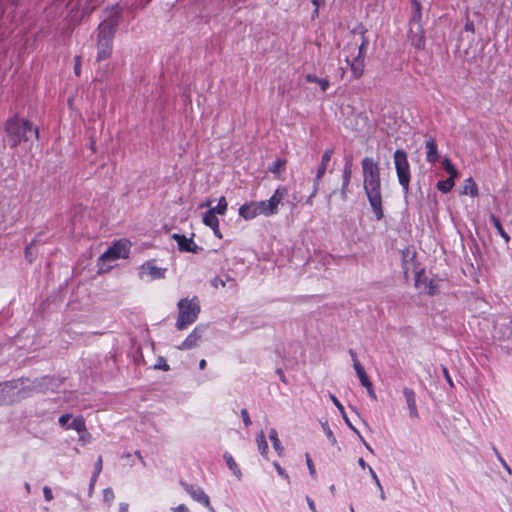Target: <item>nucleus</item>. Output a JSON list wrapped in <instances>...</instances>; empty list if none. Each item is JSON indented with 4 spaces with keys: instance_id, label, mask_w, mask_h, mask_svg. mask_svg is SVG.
I'll list each match as a JSON object with an SVG mask.
<instances>
[{
    "instance_id": "6",
    "label": "nucleus",
    "mask_w": 512,
    "mask_h": 512,
    "mask_svg": "<svg viewBox=\"0 0 512 512\" xmlns=\"http://www.w3.org/2000/svg\"><path fill=\"white\" fill-rule=\"evenodd\" d=\"M115 34V23L105 21L99 25L97 41V61H104L111 57L113 38Z\"/></svg>"
},
{
    "instance_id": "3",
    "label": "nucleus",
    "mask_w": 512,
    "mask_h": 512,
    "mask_svg": "<svg viewBox=\"0 0 512 512\" xmlns=\"http://www.w3.org/2000/svg\"><path fill=\"white\" fill-rule=\"evenodd\" d=\"M5 132L11 147H16L22 142H27L31 137H34L36 140L39 138L37 127L33 126L30 121L16 116L6 121Z\"/></svg>"
},
{
    "instance_id": "25",
    "label": "nucleus",
    "mask_w": 512,
    "mask_h": 512,
    "mask_svg": "<svg viewBox=\"0 0 512 512\" xmlns=\"http://www.w3.org/2000/svg\"><path fill=\"white\" fill-rule=\"evenodd\" d=\"M305 78L307 82L318 84L323 92H325L329 88L330 83L325 78H318L313 74H307Z\"/></svg>"
},
{
    "instance_id": "23",
    "label": "nucleus",
    "mask_w": 512,
    "mask_h": 512,
    "mask_svg": "<svg viewBox=\"0 0 512 512\" xmlns=\"http://www.w3.org/2000/svg\"><path fill=\"white\" fill-rule=\"evenodd\" d=\"M404 395H405V398H406V402H407V405H408V408H409L410 415L412 417H417L418 416V412H417V407H416V402H415V393H414V391L410 390V389H405L404 390Z\"/></svg>"
},
{
    "instance_id": "15",
    "label": "nucleus",
    "mask_w": 512,
    "mask_h": 512,
    "mask_svg": "<svg viewBox=\"0 0 512 512\" xmlns=\"http://www.w3.org/2000/svg\"><path fill=\"white\" fill-rule=\"evenodd\" d=\"M172 238L177 242L178 248L182 252L198 253L200 247L195 244L192 238H187L181 234H173Z\"/></svg>"
},
{
    "instance_id": "27",
    "label": "nucleus",
    "mask_w": 512,
    "mask_h": 512,
    "mask_svg": "<svg viewBox=\"0 0 512 512\" xmlns=\"http://www.w3.org/2000/svg\"><path fill=\"white\" fill-rule=\"evenodd\" d=\"M269 438L270 440L272 441V444H273V448L276 450V452L278 453L279 456H282L283 454V451H284V448L283 446L281 445V442L278 438V434H277V431L272 428L270 430V433H269Z\"/></svg>"
},
{
    "instance_id": "26",
    "label": "nucleus",
    "mask_w": 512,
    "mask_h": 512,
    "mask_svg": "<svg viewBox=\"0 0 512 512\" xmlns=\"http://www.w3.org/2000/svg\"><path fill=\"white\" fill-rule=\"evenodd\" d=\"M420 290L429 295H434L438 292V286L433 280L427 281L426 278L422 277V288Z\"/></svg>"
},
{
    "instance_id": "42",
    "label": "nucleus",
    "mask_w": 512,
    "mask_h": 512,
    "mask_svg": "<svg viewBox=\"0 0 512 512\" xmlns=\"http://www.w3.org/2000/svg\"><path fill=\"white\" fill-rule=\"evenodd\" d=\"M306 462H307V466H308V469H309V472H310L311 476L313 478H315L316 477V470H315L314 464H313V462H312V460H311L309 455H306Z\"/></svg>"
},
{
    "instance_id": "46",
    "label": "nucleus",
    "mask_w": 512,
    "mask_h": 512,
    "mask_svg": "<svg viewBox=\"0 0 512 512\" xmlns=\"http://www.w3.org/2000/svg\"><path fill=\"white\" fill-rule=\"evenodd\" d=\"M274 467L276 468L278 474L280 476H283L285 477L286 479H288V475L285 473V471L283 470V468H281V466L279 465V463L275 462L274 463Z\"/></svg>"
},
{
    "instance_id": "34",
    "label": "nucleus",
    "mask_w": 512,
    "mask_h": 512,
    "mask_svg": "<svg viewBox=\"0 0 512 512\" xmlns=\"http://www.w3.org/2000/svg\"><path fill=\"white\" fill-rule=\"evenodd\" d=\"M224 459L229 469L232 470L235 475L240 476V470L238 469L237 463L233 457L229 454H225Z\"/></svg>"
},
{
    "instance_id": "48",
    "label": "nucleus",
    "mask_w": 512,
    "mask_h": 512,
    "mask_svg": "<svg viewBox=\"0 0 512 512\" xmlns=\"http://www.w3.org/2000/svg\"><path fill=\"white\" fill-rule=\"evenodd\" d=\"M174 512H189L188 508L184 505V504H181L177 507H175L173 509Z\"/></svg>"
},
{
    "instance_id": "63",
    "label": "nucleus",
    "mask_w": 512,
    "mask_h": 512,
    "mask_svg": "<svg viewBox=\"0 0 512 512\" xmlns=\"http://www.w3.org/2000/svg\"><path fill=\"white\" fill-rule=\"evenodd\" d=\"M211 206V201H207L203 204H201V207H210Z\"/></svg>"
},
{
    "instance_id": "54",
    "label": "nucleus",
    "mask_w": 512,
    "mask_h": 512,
    "mask_svg": "<svg viewBox=\"0 0 512 512\" xmlns=\"http://www.w3.org/2000/svg\"><path fill=\"white\" fill-rule=\"evenodd\" d=\"M25 255H26V258L29 259V261L31 262L32 261V258H31V246H28L25 250Z\"/></svg>"
},
{
    "instance_id": "40",
    "label": "nucleus",
    "mask_w": 512,
    "mask_h": 512,
    "mask_svg": "<svg viewBox=\"0 0 512 512\" xmlns=\"http://www.w3.org/2000/svg\"><path fill=\"white\" fill-rule=\"evenodd\" d=\"M102 471V456H99L96 463H95V472H94V476H93V481H95V479L98 477V475L100 474V472Z\"/></svg>"
},
{
    "instance_id": "28",
    "label": "nucleus",
    "mask_w": 512,
    "mask_h": 512,
    "mask_svg": "<svg viewBox=\"0 0 512 512\" xmlns=\"http://www.w3.org/2000/svg\"><path fill=\"white\" fill-rule=\"evenodd\" d=\"M490 219H491L494 227L497 229L498 233L500 234V236L504 239V241L506 243H508L510 241V236L502 228L500 220L493 214L490 216Z\"/></svg>"
},
{
    "instance_id": "50",
    "label": "nucleus",
    "mask_w": 512,
    "mask_h": 512,
    "mask_svg": "<svg viewBox=\"0 0 512 512\" xmlns=\"http://www.w3.org/2000/svg\"><path fill=\"white\" fill-rule=\"evenodd\" d=\"M74 70H75L76 75H80L81 68H80V58L79 57L76 58V64H75Z\"/></svg>"
},
{
    "instance_id": "32",
    "label": "nucleus",
    "mask_w": 512,
    "mask_h": 512,
    "mask_svg": "<svg viewBox=\"0 0 512 512\" xmlns=\"http://www.w3.org/2000/svg\"><path fill=\"white\" fill-rule=\"evenodd\" d=\"M454 180L455 179H452V178H448L446 180H443V181H439L437 183V188L443 192V193H448L452 190V188L454 187Z\"/></svg>"
},
{
    "instance_id": "21",
    "label": "nucleus",
    "mask_w": 512,
    "mask_h": 512,
    "mask_svg": "<svg viewBox=\"0 0 512 512\" xmlns=\"http://www.w3.org/2000/svg\"><path fill=\"white\" fill-rule=\"evenodd\" d=\"M332 154H333L332 149H327L323 153L321 164H320V166L317 170V174H316V179H315L316 183H318L320 181V179L323 177V175L325 174L327 165H328L329 161L331 160Z\"/></svg>"
},
{
    "instance_id": "64",
    "label": "nucleus",
    "mask_w": 512,
    "mask_h": 512,
    "mask_svg": "<svg viewBox=\"0 0 512 512\" xmlns=\"http://www.w3.org/2000/svg\"><path fill=\"white\" fill-rule=\"evenodd\" d=\"M25 488L28 492H30V485L28 483L25 484Z\"/></svg>"
},
{
    "instance_id": "20",
    "label": "nucleus",
    "mask_w": 512,
    "mask_h": 512,
    "mask_svg": "<svg viewBox=\"0 0 512 512\" xmlns=\"http://www.w3.org/2000/svg\"><path fill=\"white\" fill-rule=\"evenodd\" d=\"M427 150V161L430 163H436L439 158L436 141L434 138H430L425 143Z\"/></svg>"
},
{
    "instance_id": "47",
    "label": "nucleus",
    "mask_w": 512,
    "mask_h": 512,
    "mask_svg": "<svg viewBox=\"0 0 512 512\" xmlns=\"http://www.w3.org/2000/svg\"><path fill=\"white\" fill-rule=\"evenodd\" d=\"M465 30L469 31L471 33H474V31H475L474 23L472 21H467L465 24Z\"/></svg>"
},
{
    "instance_id": "37",
    "label": "nucleus",
    "mask_w": 512,
    "mask_h": 512,
    "mask_svg": "<svg viewBox=\"0 0 512 512\" xmlns=\"http://www.w3.org/2000/svg\"><path fill=\"white\" fill-rule=\"evenodd\" d=\"M349 354L352 358L353 366H354L356 373L361 372L364 368L362 367L359 360L357 359L356 353L351 349V350H349Z\"/></svg>"
},
{
    "instance_id": "41",
    "label": "nucleus",
    "mask_w": 512,
    "mask_h": 512,
    "mask_svg": "<svg viewBox=\"0 0 512 512\" xmlns=\"http://www.w3.org/2000/svg\"><path fill=\"white\" fill-rule=\"evenodd\" d=\"M103 497H104V500L107 502V503H111L114 499V492L111 488H107L104 490V493H103Z\"/></svg>"
},
{
    "instance_id": "18",
    "label": "nucleus",
    "mask_w": 512,
    "mask_h": 512,
    "mask_svg": "<svg viewBox=\"0 0 512 512\" xmlns=\"http://www.w3.org/2000/svg\"><path fill=\"white\" fill-rule=\"evenodd\" d=\"M239 215L245 220H251L258 217L255 201H250L243 204L239 208Z\"/></svg>"
},
{
    "instance_id": "30",
    "label": "nucleus",
    "mask_w": 512,
    "mask_h": 512,
    "mask_svg": "<svg viewBox=\"0 0 512 512\" xmlns=\"http://www.w3.org/2000/svg\"><path fill=\"white\" fill-rule=\"evenodd\" d=\"M357 375L359 377V380H360L361 384L364 387H366V389H367L368 393L370 394V396L375 397L374 393H373V390H372V384L369 381L368 376H367L365 370L363 369L361 372H358Z\"/></svg>"
},
{
    "instance_id": "14",
    "label": "nucleus",
    "mask_w": 512,
    "mask_h": 512,
    "mask_svg": "<svg viewBox=\"0 0 512 512\" xmlns=\"http://www.w3.org/2000/svg\"><path fill=\"white\" fill-rule=\"evenodd\" d=\"M166 269L159 268L154 265L152 261H148L144 263L140 267V277L144 278V276H149L151 279H161L165 276Z\"/></svg>"
},
{
    "instance_id": "1",
    "label": "nucleus",
    "mask_w": 512,
    "mask_h": 512,
    "mask_svg": "<svg viewBox=\"0 0 512 512\" xmlns=\"http://www.w3.org/2000/svg\"><path fill=\"white\" fill-rule=\"evenodd\" d=\"M364 188L370 205L379 220L383 216L380 170L372 159L365 158L362 161Z\"/></svg>"
},
{
    "instance_id": "10",
    "label": "nucleus",
    "mask_w": 512,
    "mask_h": 512,
    "mask_svg": "<svg viewBox=\"0 0 512 512\" xmlns=\"http://www.w3.org/2000/svg\"><path fill=\"white\" fill-rule=\"evenodd\" d=\"M394 166L399 184L407 192L409 190L411 173L407 153L404 150L399 149L394 153Z\"/></svg>"
},
{
    "instance_id": "24",
    "label": "nucleus",
    "mask_w": 512,
    "mask_h": 512,
    "mask_svg": "<svg viewBox=\"0 0 512 512\" xmlns=\"http://www.w3.org/2000/svg\"><path fill=\"white\" fill-rule=\"evenodd\" d=\"M256 442L258 446V450L263 456H267L268 453V443L266 441V437L263 431H259L256 434Z\"/></svg>"
},
{
    "instance_id": "11",
    "label": "nucleus",
    "mask_w": 512,
    "mask_h": 512,
    "mask_svg": "<svg viewBox=\"0 0 512 512\" xmlns=\"http://www.w3.org/2000/svg\"><path fill=\"white\" fill-rule=\"evenodd\" d=\"M205 333V327L203 325L196 326L190 334L186 337V339L176 346L178 350H191L197 348L202 340Z\"/></svg>"
},
{
    "instance_id": "2",
    "label": "nucleus",
    "mask_w": 512,
    "mask_h": 512,
    "mask_svg": "<svg viewBox=\"0 0 512 512\" xmlns=\"http://www.w3.org/2000/svg\"><path fill=\"white\" fill-rule=\"evenodd\" d=\"M367 45V40L362 32H352L351 39L343 49L345 62L349 65L352 77L358 79L364 71L363 53Z\"/></svg>"
},
{
    "instance_id": "5",
    "label": "nucleus",
    "mask_w": 512,
    "mask_h": 512,
    "mask_svg": "<svg viewBox=\"0 0 512 512\" xmlns=\"http://www.w3.org/2000/svg\"><path fill=\"white\" fill-rule=\"evenodd\" d=\"M177 307L179 312L175 326L178 330H184L193 324L201 311L200 302L197 297L191 299L183 298L179 300Z\"/></svg>"
},
{
    "instance_id": "51",
    "label": "nucleus",
    "mask_w": 512,
    "mask_h": 512,
    "mask_svg": "<svg viewBox=\"0 0 512 512\" xmlns=\"http://www.w3.org/2000/svg\"><path fill=\"white\" fill-rule=\"evenodd\" d=\"M369 472L371 473L372 477H373V478H374V480L376 481V483H377L378 487H379L380 489H382V488H381L380 480L378 479V477L376 476L375 472L373 471V469H372L371 467H369Z\"/></svg>"
},
{
    "instance_id": "49",
    "label": "nucleus",
    "mask_w": 512,
    "mask_h": 512,
    "mask_svg": "<svg viewBox=\"0 0 512 512\" xmlns=\"http://www.w3.org/2000/svg\"><path fill=\"white\" fill-rule=\"evenodd\" d=\"M350 178V170L346 167L344 170V185H347Z\"/></svg>"
},
{
    "instance_id": "58",
    "label": "nucleus",
    "mask_w": 512,
    "mask_h": 512,
    "mask_svg": "<svg viewBox=\"0 0 512 512\" xmlns=\"http://www.w3.org/2000/svg\"><path fill=\"white\" fill-rule=\"evenodd\" d=\"M79 436H80L79 439L84 442H86L90 439V437H88L86 434H79Z\"/></svg>"
},
{
    "instance_id": "52",
    "label": "nucleus",
    "mask_w": 512,
    "mask_h": 512,
    "mask_svg": "<svg viewBox=\"0 0 512 512\" xmlns=\"http://www.w3.org/2000/svg\"><path fill=\"white\" fill-rule=\"evenodd\" d=\"M443 372H444L445 378H446V380L448 381V383H449L451 386H453L452 380H451V378H450V375H449V373H448L447 369H446V368H443Z\"/></svg>"
},
{
    "instance_id": "16",
    "label": "nucleus",
    "mask_w": 512,
    "mask_h": 512,
    "mask_svg": "<svg viewBox=\"0 0 512 512\" xmlns=\"http://www.w3.org/2000/svg\"><path fill=\"white\" fill-rule=\"evenodd\" d=\"M203 223L213 230V233L216 237H218L219 239L222 238V234L219 228V220L216 217V213H214L210 209L206 211L203 215Z\"/></svg>"
},
{
    "instance_id": "39",
    "label": "nucleus",
    "mask_w": 512,
    "mask_h": 512,
    "mask_svg": "<svg viewBox=\"0 0 512 512\" xmlns=\"http://www.w3.org/2000/svg\"><path fill=\"white\" fill-rule=\"evenodd\" d=\"M72 419L71 414H63L59 417L58 422L62 427L67 428L69 421Z\"/></svg>"
},
{
    "instance_id": "56",
    "label": "nucleus",
    "mask_w": 512,
    "mask_h": 512,
    "mask_svg": "<svg viewBox=\"0 0 512 512\" xmlns=\"http://www.w3.org/2000/svg\"><path fill=\"white\" fill-rule=\"evenodd\" d=\"M206 365H207V362L205 359H201L200 362H199V368L201 370H204L206 368Z\"/></svg>"
},
{
    "instance_id": "38",
    "label": "nucleus",
    "mask_w": 512,
    "mask_h": 512,
    "mask_svg": "<svg viewBox=\"0 0 512 512\" xmlns=\"http://www.w3.org/2000/svg\"><path fill=\"white\" fill-rule=\"evenodd\" d=\"M155 369L168 371L170 369L169 365L166 363L165 359L160 357L155 364Z\"/></svg>"
},
{
    "instance_id": "17",
    "label": "nucleus",
    "mask_w": 512,
    "mask_h": 512,
    "mask_svg": "<svg viewBox=\"0 0 512 512\" xmlns=\"http://www.w3.org/2000/svg\"><path fill=\"white\" fill-rule=\"evenodd\" d=\"M345 126L355 133H359L366 126L365 118L360 115H353L346 119Z\"/></svg>"
},
{
    "instance_id": "7",
    "label": "nucleus",
    "mask_w": 512,
    "mask_h": 512,
    "mask_svg": "<svg viewBox=\"0 0 512 512\" xmlns=\"http://www.w3.org/2000/svg\"><path fill=\"white\" fill-rule=\"evenodd\" d=\"M29 391L21 380H13L0 384V405L18 402L28 395Z\"/></svg>"
},
{
    "instance_id": "29",
    "label": "nucleus",
    "mask_w": 512,
    "mask_h": 512,
    "mask_svg": "<svg viewBox=\"0 0 512 512\" xmlns=\"http://www.w3.org/2000/svg\"><path fill=\"white\" fill-rule=\"evenodd\" d=\"M286 165V160L277 159L274 163L269 167V171L273 174L280 176V174L284 171Z\"/></svg>"
},
{
    "instance_id": "62",
    "label": "nucleus",
    "mask_w": 512,
    "mask_h": 512,
    "mask_svg": "<svg viewBox=\"0 0 512 512\" xmlns=\"http://www.w3.org/2000/svg\"><path fill=\"white\" fill-rule=\"evenodd\" d=\"M277 372H278V374L280 375V379H281L283 382H286V380H285V376H284V373L282 372V370H280V369H279Z\"/></svg>"
},
{
    "instance_id": "8",
    "label": "nucleus",
    "mask_w": 512,
    "mask_h": 512,
    "mask_svg": "<svg viewBox=\"0 0 512 512\" xmlns=\"http://www.w3.org/2000/svg\"><path fill=\"white\" fill-rule=\"evenodd\" d=\"M130 245L127 241L116 242L99 257L100 271H108L111 268L110 262L118 259H125L129 256Z\"/></svg>"
},
{
    "instance_id": "35",
    "label": "nucleus",
    "mask_w": 512,
    "mask_h": 512,
    "mask_svg": "<svg viewBox=\"0 0 512 512\" xmlns=\"http://www.w3.org/2000/svg\"><path fill=\"white\" fill-rule=\"evenodd\" d=\"M443 167L449 173V175H450L449 178H452V179L457 178L458 172L448 158H445L443 160Z\"/></svg>"
},
{
    "instance_id": "61",
    "label": "nucleus",
    "mask_w": 512,
    "mask_h": 512,
    "mask_svg": "<svg viewBox=\"0 0 512 512\" xmlns=\"http://www.w3.org/2000/svg\"><path fill=\"white\" fill-rule=\"evenodd\" d=\"M358 463H359V465H360L362 468H365V467H366V463H365V461L363 460V458H359Z\"/></svg>"
},
{
    "instance_id": "13",
    "label": "nucleus",
    "mask_w": 512,
    "mask_h": 512,
    "mask_svg": "<svg viewBox=\"0 0 512 512\" xmlns=\"http://www.w3.org/2000/svg\"><path fill=\"white\" fill-rule=\"evenodd\" d=\"M182 486L195 501L203 504L208 508H211L210 499L202 488L187 483H182Z\"/></svg>"
},
{
    "instance_id": "57",
    "label": "nucleus",
    "mask_w": 512,
    "mask_h": 512,
    "mask_svg": "<svg viewBox=\"0 0 512 512\" xmlns=\"http://www.w3.org/2000/svg\"><path fill=\"white\" fill-rule=\"evenodd\" d=\"M128 509V504L122 503L120 504V512H126Z\"/></svg>"
},
{
    "instance_id": "53",
    "label": "nucleus",
    "mask_w": 512,
    "mask_h": 512,
    "mask_svg": "<svg viewBox=\"0 0 512 512\" xmlns=\"http://www.w3.org/2000/svg\"><path fill=\"white\" fill-rule=\"evenodd\" d=\"M307 502H308V505H309L310 509H311L313 512H316V510H315V504H314L313 500H311L309 497H307Z\"/></svg>"
},
{
    "instance_id": "4",
    "label": "nucleus",
    "mask_w": 512,
    "mask_h": 512,
    "mask_svg": "<svg viewBox=\"0 0 512 512\" xmlns=\"http://www.w3.org/2000/svg\"><path fill=\"white\" fill-rule=\"evenodd\" d=\"M412 10L407 38L414 48L423 50L425 48V31L422 25V6L418 0H412Z\"/></svg>"
},
{
    "instance_id": "31",
    "label": "nucleus",
    "mask_w": 512,
    "mask_h": 512,
    "mask_svg": "<svg viewBox=\"0 0 512 512\" xmlns=\"http://www.w3.org/2000/svg\"><path fill=\"white\" fill-rule=\"evenodd\" d=\"M255 206L257 208V214L258 216L262 215L265 217L273 216L270 210L268 209L267 203L265 200L263 201H255Z\"/></svg>"
},
{
    "instance_id": "44",
    "label": "nucleus",
    "mask_w": 512,
    "mask_h": 512,
    "mask_svg": "<svg viewBox=\"0 0 512 512\" xmlns=\"http://www.w3.org/2000/svg\"><path fill=\"white\" fill-rule=\"evenodd\" d=\"M330 398L332 400V402L335 404V406L338 408V410L340 411L341 414H344V407L343 405L338 401V399L333 395L331 394L330 395Z\"/></svg>"
},
{
    "instance_id": "45",
    "label": "nucleus",
    "mask_w": 512,
    "mask_h": 512,
    "mask_svg": "<svg viewBox=\"0 0 512 512\" xmlns=\"http://www.w3.org/2000/svg\"><path fill=\"white\" fill-rule=\"evenodd\" d=\"M43 493H44V497L47 501H51L53 499L52 490L48 486H45L43 488Z\"/></svg>"
},
{
    "instance_id": "55",
    "label": "nucleus",
    "mask_w": 512,
    "mask_h": 512,
    "mask_svg": "<svg viewBox=\"0 0 512 512\" xmlns=\"http://www.w3.org/2000/svg\"><path fill=\"white\" fill-rule=\"evenodd\" d=\"M219 285H221L222 287H224V281L221 280V279H215L214 280V286L217 288Z\"/></svg>"
},
{
    "instance_id": "12",
    "label": "nucleus",
    "mask_w": 512,
    "mask_h": 512,
    "mask_svg": "<svg viewBox=\"0 0 512 512\" xmlns=\"http://www.w3.org/2000/svg\"><path fill=\"white\" fill-rule=\"evenodd\" d=\"M287 195V188L284 186H279L274 194L268 199L265 200L267 203L268 209L272 213V215H275L279 211V205L282 203L283 199Z\"/></svg>"
},
{
    "instance_id": "43",
    "label": "nucleus",
    "mask_w": 512,
    "mask_h": 512,
    "mask_svg": "<svg viewBox=\"0 0 512 512\" xmlns=\"http://www.w3.org/2000/svg\"><path fill=\"white\" fill-rule=\"evenodd\" d=\"M241 416L243 418V422H244L245 426L248 427L251 424V420H250L247 409L241 410Z\"/></svg>"
},
{
    "instance_id": "19",
    "label": "nucleus",
    "mask_w": 512,
    "mask_h": 512,
    "mask_svg": "<svg viewBox=\"0 0 512 512\" xmlns=\"http://www.w3.org/2000/svg\"><path fill=\"white\" fill-rule=\"evenodd\" d=\"M67 429H73L78 434H86L88 437H91L89 432L87 431L86 423L82 416H77L73 418L72 421L67 426Z\"/></svg>"
},
{
    "instance_id": "36",
    "label": "nucleus",
    "mask_w": 512,
    "mask_h": 512,
    "mask_svg": "<svg viewBox=\"0 0 512 512\" xmlns=\"http://www.w3.org/2000/svg\"><path fill=\"white\" fill-rule=\"evenodd\" d=\"M322 428H323V431L324 433L326 434L327 438L329 439L330 443L332 445H335L336 444V438L332 432V430L330 429L328 423H322Z\"/></svg>"
},
{
    "instance_id": "59",
    "label": "nucleus",
    "mask_w": 512,
    "mask_h": 512,
    "mask_svg": "<svg viewBox=\"0 0 512 512\" xmlns=\"http://www.w3.org/2000/svg\"><path fill=\"white\" fill-rule=\"evenodd\" d=\"M342 416H343V418H344L345 422L347 423V425H348L349 427H351L353 430H355V428L351 425V423H350L349 419L347 418L346 414L344 413V414H342Z\"/></svg>"
},
{
    "instance_id": "9",
    "label": "nucleus",
    "mask_w": 512,
    "mask_h": 512,
    "mask_svg": "<svg viewBox=\"0 0 512 512\" xmlns=\"http://www.w3.org/2000/svg\"><path fill=\"white\" fill-rule=\"evenodd\" d=\"M402 267L405 277L408 278L410 273L413 274L416 287L421 289L423 270L416 261V252L414 249L408 247L402 251Z\"/></svg>"
},
{
    "instance_id": "33",
    "label": "nucleus",
    "mask_w": 512,
    "mask_h": 512,
    "mask_svg": "<svg viewBox=\"0 0 512 512\" xmlns=\"http://www.w3.org/2000/svg\"><path fill=\"white\" fill-rule=\"evenodd\" d=\"M227 207H228V203L226 201V198L222 196L219 199L217 206L210 208V210L216 214L224 215L227 211Z\"/></svg>"
},
{
    "instance_id": "60",
    "label": "nucleus",
    "mask_w": 512,
    "mask_h": 512,
    "mask_svg": "<svg viewBox=\"0 0 512 512\" xmlns=\"http://www.w3.org/2000/svg\"><path fill=\"white\" fill-rule=\"evenodd\" d=\"M317 185H318V183H316V182H315L314 192H313V194L308 198V202H309V203H311V199H312V197H313V196L315 195V193H316Z\"/></svg>"
},
{
    "instance_id": "22",
    "label": "nucleus",
    "mask_w": 512,
    "mask_h": 512,
    "mask_svg": "<svg viewBox=\"0 0 512 512\" xmlns=\"http://www.w3.org/2000/svg\"><path fill=\"white\" fill-rule=\"evenodd\" d=\"M460 193L462 195H470L471 197H477L479 195L477 184L472 177L464 181Z\"/></svg>"
}]
</instances>
